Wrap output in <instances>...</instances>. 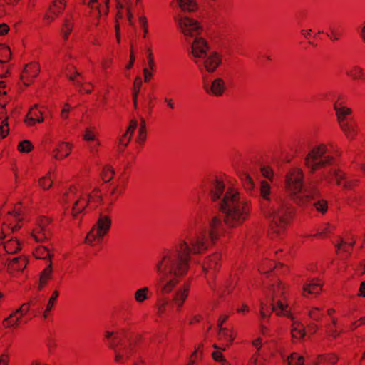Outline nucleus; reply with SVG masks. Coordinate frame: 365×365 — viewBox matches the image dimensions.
Instances as JSON below:
<instances>
[{"label":"nucleus","mask_w":365,"mask_h":365,"mask_svg":"<svg viewBox=\"0 0 365 365\" xmlns=\"http://www.w3.org/2000/svg\"><path fill=\"white\" fill-rule=\"evenodd\" d=\"M228 319V316L227 315H224V316H221L219 319H218V322H217V327L218 329H221V328H223L222 327V325L223 324L225 323V322Z\"/></svg>","instance_id":"nucleus-54"},{"label":"nucleus","mask_w":365,"mask_h":365,"mask_svg":"<svg viewBox=\"0 0 365 365\" xmlns=\"http://www.w3.org/2000/svg\"><path fill=\"white\" fill-rule=\"evenodd\" d=\"M4 248L8 253H15L21 249V247L19 242L11 240L4 244Z\"/></svg>","instance_id":"nucleus-25"},{"label":"nucleus","mask_w":365,"mask_h":365,"mask_svg":"<svg viewBox=\"0 0 365 365\" xmlns=\"http://www.w3.org/2000/svg\"><path fill=\"white\" fill-rule=\"evenodd\" d=\"M219 260L220 255L218 254H214L210 256L202 266L204 272L207 273L209 270L213 269L216 271L218 269Z\"/></svg>","instance_id":"nucleus-17"},{"label":"nucleus","mask_w":365,"mask_h":365,"mask_svg":"<svg viewBox=\"0 0 365 365\" xmlns=\"http://www.w3.org/2000/svg\"><path fill=\"white\" fill-rule=\"evenodd\" d=\"M207 191L215 207L222 213L221 218L214 217L207 225H198L197 221L190 223L185 229L180 242L173 248L166 250L156 262L154 269L158 274L157 293L159 312H163L167 305L176 308L182 307L188 296L189 286L178 287L171 298L167 297L189 269L190 255L205 250L218 236L242 225L249 214L248 205L242 199L234 187H225L224 182L212 177L201 185Z\"/></svg>","instance_id":"nucleus-1"},{"label":"nucleus","mask_w":365,"mask_h":365,"mask_svg":"<svg viewBox=\"0 0 365 365\" xmlns=\"http://www.w3.org/2000/svg\"><path fill=\"white\" fill-rule=\"evenodd\" d=\"M71 150V145L68 143H61L59 144L58 148L53 150V157L60 160L64 157H67L70 154Z\"/></svg>","instance_id":"nucleus-16"},{"label":"nucleus","mask_w":365,"mask_h":365,"mask_svg":"<svg viewBox=\"0 0 365 365\" xmlns=\"http://www.w3.org/2000/svg\"><path fill=\"white\" fill-rule=\"evenodd\" d=\"M334 108L340 128L348 139L353 140L357 134V125L349 118L352 113L351 109L338 103L334 104Z\"/></svg>","instance_id":"nucleus-8"},{"label":"nucleus","mask_w":365,"mask_h":365,"mask_svg":"<svg viewBox=\"0 0 365 365\" xmlns=\"http://www.w3.org/2000/svg\"><path fill=\"white\" fill-rule=\"evenodd\" d=\"M309 316L312 319L319 321L322 316V313L319 308L314 307L309 312Z\"/></svg>","instance_id":"nucleus-38"},{"label":"nucleus","mask_w":365,"mask_h":365,"mask_svg":"<svg viewBox=\"0 0 365 365\" xmlns=\"http://www.w3.org/2000/svg\"><path fill=\"white\" fill-rule=\"evenodd\" d=\"M218 338L220 340L227 341L229 344L227 345V346L231 344L234 340V338L232 337V334H230V331L227 328L219 329Z\"/></svg>","instance_id":"nucleus-27"},{"label":"nucleus","mask_w":365,"mask_h":365,"mask_svg":"<svg viewBox=\"0 0 365 365\" xmlns=\"http://www.w3.org/2000/svg\"><path fill=\"white\" fill-rule=\"evenodd\" d=\"M322 291V284L317 281L312 279L308 282L304 287V295L318 294Z\"/></svg>","instance_id":"nucleus-19"},{"label":"nucleus","mask_w":365,"mask_h":365,"mask_svg":"<svg viewBox=\"0 0 365 365\" xmlns=\"http://www.w3.org/2000/svg\"><path fill=\"white\" fill-rule=\"evenodd\" d=\"M182 11H192L196 9L197 5L195 0H177Z\"/></svg>","instance_id":"nucleus-24"},{"label":"nucleus","mask_w":365,"mask_h":365,"mask_svg":"<svg viewBox=\"0 0 365 365\" xmlns=\"http://www.w3.org/2000/svg\"><path fill=\"white\" fill-rule=\"evenodd\" d=\"M9 128L7 120L5 119L2 120L1 126H0V135L2 138H6L7 134L9 133Z\"/></svg>","instance_id":"nucleus-40"},{"label":"nucleus","mask_w":365,"mask_h":365,"mask_svg":"<svg viewBox=\"0 0 365 365\" xmlns=\"http://www.w3.org/2000/svg\"><path fill=\"white\" fill-rule=\"evenodd\" d=\"M231 291V288H230V285L229 284L228 282H226L221 288H220V292H222V294H224L226 292H227V293L230 292Z\"/></svg>","instance_id":"nucleus-58"},{"label":"nucleus","mask_w":365,"mask_h":365,"mask_svg":"<svg viewBox=\"0 0 365 365\" xmlns=\"http://www.w3.org/2000/svg\"><path fill=\"white\" fill-rule=\"evenodd\" d=\"M331 178H334L336 183L340 185L342 180L346 179L345 173L339 170L330 168L327 171H324L321 174L320 180H325L330 182Z\"/></svg>","instance_id":"nucleus-14"},{"label":"nucleus","mask_w":365,"mask_h":365,"mask_svg":"<svg viewBox=\"0 0 365 365\" xmlns=\"http://www.w3.org/2000/svg\"><path fill=\"white\" fill-rule=\"evenodd\" d=\"M331 34L327 33V36L330 38L332 41H337L339 39L340 34L336 31V30L334 28L330 29Z\"/></svg>","instance_id":"nucleus-42"},{"label":"nucleus","mask_w":365,"mask_h":365,"mask_svg":"<svg viewBox=\"0 0 365 365\" xmlns=\"http://www.w3.org/2000/svg\"><path fill=\"white\" fill-rule=\"evenodd\" d=\"M327 146L320 144L312 148L304 156V164L309 170L310 173H314L316 170L331 164L333 158L327 155Z\"/></svg>","instance_id":"nucleus-7"},{"label":"nucleus","mask_w":365,"mask_h":365,"mask_svg":"<svg viewBox=\"0 0 365 365\" xmlns=\"http://www.w3.org/2000/svg\"><path fill=\"white\" fill-rule=\"evenodd\" d=\"M39 71L40 68L38 63H34L26 65L21 76V80L24 82V84H25L26 86L29 85L30 81L29 80V78H36L38 76Z\"/></svg>","instance_id":"nucleus-13"},{"label":"nucleus","mask_w":365,"mask_h":365,"mask_svg":"<svg viewBox=\"0 0 365 365\" xmlns=\"http://www.w3.org/2000/svg\"><path fill=\"white\" fill-rule=\"evenodd\" d=\"M146 140L145 120L143 118H140V125L138 130V137L137 141L143 144Z\"/></svg>","instance_id":"nucleus-29"},{"label":"nucleus","mask_w":365,"mask_h":365,"mask_svg":"<svg viewBox=\"0 0 365 365\" xmlns=\"http://www.w3.org/2000/svg\"><path fill=\"white\" fill-rule=\"evenodd\" d=\"M8 357L5 355H2L0 357V365H7L8 364Z\"/></svg>","instance_id":"nucleus-63"},{"label":"nucleus","mask_w":365,"mask_h":365,"mask_svg":"<svg viewBox=\"0 0 365 365\" xmlns=\"http://www.w3.org/2000/svg\"><path fill=\"white\" fill-rule=\"evenodd\" d=\"M212 357L213 359L217 361H220L224 359V356L221 351H215L212 353Z\"/></svg>","instance_id":"nucleus-51"},{"label":"nucleus","mask_w":365,"mask_h":365,"mask_svg":"<svg viewBox=\"0 0 365 365\" xmlns=\"http://www.w3.org/2000/svg\"><path fill=\"white\" fill-rule=\"evenodd\" d=\"M292 335L294 339H302L305 335L303 325L298 322H294L292 328Z\"/></svg>","instance_id":"nucleus-23"},{"label":"nucleus","mask_w":365,"mask_h":365,"mask_svg":"<svg viewBox=\"0 0 365 365\" xmlns=\"http://www.w3.org/2000/svg\"><path fill=\"white\" fill-rule=\"evenodd\" d=\"M32 148L33 145L31 142L27 140L20 142L18 145V150L22 153H29L32 150Z\"/></svg>","instance_id":"nucleus-35"},{"label":"nucleus","mask_w":365,"mask_h":365,"mask_svg":"<svg viewBox=\"0 0 365 365\" xmlns=\"http://www.w3.org/2000/svg\"><path fill=\"white\" fill-rule=\"evenodd\" d=\"M110 226V217L101 214L96 224L87 235L86 242L92 245L96 240L100 241L108 233Z\"/></svg>","instance_id":"nucleus-9"},{"label":"nucleus","mask_w":365,"mask_h":365,"mask_svg":"<svg viewBox=\"0 0 365 365\" xmlns=\"http://www.w3.org/2000/svg\"><path fill=\"white\" fill-rule=\"evenodd\" d=\"M27 264V261L24 257H16L9 258L5 265L7 267V272L12 274L14 272H22Z\"/></svg>","instance_id":"nucleus-12"},{"label":"nucleus","mask_w":365,"mask_h":365,"mask_svg":"<svg viewBox=\"0 0 365 365\" xmlns=\"http://www.w3.org/2000/svg\"><path fill=\"white\" fill-rule=\"evenodd\" d=\"M73 27V24L69 23L68 21H66V22L63 24V29L61 30L63 33V38L65 39H67L68 37V35L71 32Z\"/></svg>","instance_id":"nucleus-39"},{"label":"nucleus","mask_w":365,"mask_h":365,"mask_svg":"<svg viewBox=\"0 0 365 365\" xmlns=\"http://www.w3.org/2000/svg\"><path fill=\"white\" fill-rule=\"evenodd\" d=\"M48 223V220L44 219L42 220L39 224V231L37 233L33 234L34 238L36 242H43L45 240L48 239V236L46 233V230L44 228L45 225Z\"/></svg>","instance_id":"nucleus-21"},{"label":"nucleus","mask_w":365,"mask_h":365,"mask_svg":"<svg viewBox=\"0 0 365 365\" xmlns=\"http://www.w3.org/2000/svg\"><path fill=\"white\" fill-rule=\"evenodd\" d=\"M334 229V227L332 225H330L329 224L325 225L324 227L321 229V231L318 233L319 235H322L326 233L331 232L332 230Z\"/></svg>","instance_id":"nucleus-48"},{"label":"nucleus","mask_w":365,"mask_h":365,"mask_svg":"<svg viewBox=\"0 0 365 365\" xmlns=\"http://www.w3.org/2000/svg\"><path fill=\"white\" fill-rule=\"evenodd\" d=\"M361 38L365 41V22L364 23V25L361 29Z\"/></svg>","instance_id":"nucleus-64"},{"label":"nucleus","mask_w":365,"mask_h":365,"mask_svg":"<svg viewBox=\"0 0 365 365\" xmlns=\"http://www.w3.org/2000/svg\"><path fill=\"white\" fill-rule=\"evenodd\" d=\"M18 313H16V312H14V313H12L11 314H10L7 318H6L4 320V324L6 327H13V326H15V325H17L21 316H19V317H16V315Z\"/></svg>","instance_id":"nucleus-28"},{"label":"nucleus","mask_w":365,"mask_h":365,"mask_svg":"<svg viewBox=\"0 0 365 365\" xmlns=\"http://www.w3.org/2000/svg\"><path fill=\"white\" fill-rule=\"evenodd\" d=\"M91 197V195H86L83 193L78 195L71 191L64 196L63 200L65 204L67 205H69L72 202L71 214L73 217H76L78 215L83 212L88 206Z\"/></svg>","instance_id":"nucleus-10"},{"label":"nucleus","mask_w":365,"mask_h":365,"mask_svg":"<svg viewBox=\"0 0 365 365\" xmlns=\"http://www.w3.org/2000/svg\"><path fill=\"white\" fill-rule=\"evenodd\" d=\"M130 59L129 60V63L125 66V68L127 69H130V68H132V66H133V63H134L135 56L133 55L132 50L130 51Z\"/></svg>","instance_id":"nucleus-60"},{"label":"nucleus","mask_w":365,"mask_h":365,"mask_svg":"<svg viewBox=\"0 0 365 365\" xmlns=\"http://www.w3.org/2000/svg\"><path fill=\"white\" fill-rule=\"evenodd\" d=\"M83 140L87 141H94L96 140L95 134L89 129H86L83 135Z\"/></svg>","instance_id":"nucleus-43"},{"label":"nucleus","mask_w":365,"mask_h":365,"mask_svg":"<svg viewBox=\"0 0 365 365\" xmlns=\"http://www.w3.org/2000/svg\"><path fill=\"white\" fill-rule=\"evenodd\" d=\"M68 111H69V106H68V104H66L65 108H63V110L61 111L62 117L64 118H67Z\"/></svg>","instance_id":"nucleus-61"},{"label":"nucleus","mask_w":365,"mask_h":365,"mask_svg":"<svg viewBox=\"0 0 365 365\" xmlns=\"http://www.w3.org/2000/svg\"><path fill=\"white\" fill-rule=\"evenodd\" d=\"M114 174V170L112 168L107 166L103 170L102 179L105 182H109L113 178Z\"/></svg>","instance_id":"nucleus-33"},{"label":"nucleus","mask_w":365,"mask_h":365,"mask_svg":"<svg viewBox=\"0 0 365 365\" xmlns=\"http://www.w3.org/2000/svg\"><path fill=\"white\" fill-rule=\"evenodd\" d=\"M164 102L166 103L167 106L170 109L175 108V103L171 98H165Z\"/></svg>","instance_id":"nucleus-57"},{"label":"nucleus","mask_w":365,"mask_h":365,"mask_svg":"<svg viewBox=\"0 0 365 365\" xmlns=\"http://www.w3.org/2000/svg\"><path fill=\"white\" fill-rule=\"evenodd\" d=\"M284 287L281 283L273 284L266 293L269 302H260V316L262 319H266L269 317L272 312H275L277 315H284L291 317L289 310L287 309V305L284 304L278 297L283 294Z\"/></svg>","instance_id":"nucleus-6"},{"label":"nucleus","mask_w":365,"mask_h":365,"mask_svg":"<svg viewBox=\"0 0 365 365\" xmlns=\"http://www.w3.org/2000/svg\"><path fill=\"white\" fill-rule=\"evenodd\" d=\"M261 173L262 174V175L272 180V178H273V171L271 168H269V167H265V166H263L261 168Z\"/></svg>","instance_id":"nucleus-41"},{"label":"nucleus","mask_w":365,"mask_h":365,"mask_svg":"<svg viewBox=\"0 0 365 365\" xmlns=\"http://www.w3.org/2000/svg\"><path fill=\"white\" fill-rule=\"evenodd\" d=\"M142 85L141 79L140 77H136L135 82H134V86L135 88V91L133 93V101L135 108H137V98L139 93V89Z\"/></svg>","instance_id":"nucleus-34"},{"label":"nucleus","mask_w":365,"mask_h":365,"mask_svg":"<svg viewBox=\"0 0 365 365\" xmlns=\"http://www.w3.org/2000/svg\"><path fill=\"white\" fill-rule=\"evenodd\" d=\"M327 331L330 336L334 338H336L339 335V332L337 331L336 327L331 326L330 324L327 325Z\"/></svg>","instance_id":"nucleus-44"},{"label":"nucleus","mask_w":365,"mask_h":365,"mask_svg":"<svg viewBox=\"0 0 365 365\" xmlns=\"http://www.w3.org/2000/svg\"><path fill=\"white\" fill-rule=\"evenodd\" d=\"M175 20L181 32L186 37L194 38L191 42L192 54L200 71L203 75L205 71L214 73L222 64V56L217 51L207 53L209 46L207 42L201 37H198L202 26L196 20L183 15L175 17Z\"/></svg>","instance_id":"nucleus-3"},{"label":"nucleus","mask_w":365,"mask_h":365,"mask_svg":"<svg viewBox=\"0 0 365 365\" xmlns=\"http://www.w3.org/2000/svg\"><path fill=\"white\" fill-rule=\"evenodd\" d=\"M9 29V28L7 24H0V36H3V35L6 34L8 32Z\"/></svg>","instance_id":"nucleus-55"},{"label":"nucleus","mask_w":365,"mask_h":365,"mask_svg":"<svg viewBox=\"0 0 365 365\" xmlns=\"http://www.w3.org/2000/svg\"><path fill=\"white\" fill-rule=\"evenodd\" d=\"M6 61L0 60V77L4 78L6 76V73H7V70L4 68V64Z\"/></svg>","instance_id":"nucleus-50"},{"label":"nucleus","mask_w":365,"mask_h":365,"mask_svg":"<svg viewBox=\"0 0 365 365\" xmlns=\"http://www.w3.org/2000/svg\"><path fill=\"white\" fill-rule=\"evenodd\" d=\"M52 274L53 268L51 263H50L40 273L39 289H42V287L47 284L48 280L51 279Z\"/></svg>","instance_id":"nucleus-20"},{"label":"nucleus","mask_w":365,"mask_h":365,"mask_svg":"<svg viewBox=\"0 0 365 365\" xmlns=\"http://www.w3.org/2000/svg\"><path fill=\"white\" fill-rule=\"evenodd\" d=\"M357 180H346L343 185L344 187L346 189H351L354 185L357 183Z\"/></svg>","instance_id":"nucleus-49"},{"label":"nucleus","mask_w":365,"mask_h":365,"mask_svg":"<svg viewBox=\"0 0 365 365\" xmlns=\"http://www.w3.org/2000/svg\"><path fill=\"white\" fill-rule=\"evenodd\" d=\"M337 359L334 354L320 355L318 356L317 364V365H333Z\"/></svg>","instance_id":"nucleus-22"},{"label":"nucleus","mask_w":365,"mask_h":365,"mask_svg":"<svg viewBox=\"0 0 365 365\" xmlns=\"http://www.w3.org/2000/svg\"><path fill=\"white\" fill-rule=\"evenodd\" d=\"M202 78L203 87L207 93L212 94L215 96H221L223 95L226 89V85L225 81L222 78L217 77L212 81H209L207 75H203Z\"/></svg>","instance_id":"nucleus-11"},{"label":"nucleus","mask_w":365,"mask_h":365,"mask_svg":"<svg viewBox=\"0 0 365 365\" xmlns=\"http://www.w3.org/2000/svg\"><path fill=\"white\" fill-rule=\"evenodd\" d=\"M354 74L353 75V77L354 78H362L363 76V73H364V71L362 68H359V67H356L354 68Z\"/></svg>","instance_id":"nucleus-52"},{"label":"nucleus","mask_w":365,"mask_h":365,"mask_svg":"<svg viewBox=\"0 0 365 365\" xmlns=\"http://www.w3.org/2000/svg\"><path fill=\"white\" fill-rule=\"evenodd\" d=\"M59 296V292L57 291V290H55L53 292L51 297L49 298V300L47 303V305H46V312H48L51 310V309L53 308V305H54V303L56 301L57 298Z\"/></svg>","instance_id":"nucleus-36"},{"label":"nucleus","mask_w":365,"mask_h":365,"mask_svg":"<svg viewBox=\"0 0 365 365\" xmlns=\"http://www.w3.org/2000/svg\"><path fill=\"white\" fill-rule=\"evenodd\" d=\"M148 290L146 287L138 289L135 293V299L139 303L144 302L148 298Z\"/></svg>","instance_id":"nucleus-32"},{"label":"nucleus","mask_w":365,"mask_h":365,"mask_svg":"<svg viewBox=\"0 0 365 365\" xmlns=\"http://www.w3.org/2000/svg\"><path fill=\"white\" fill-rule=\"evenodd\" d=\"M139 21L141 24V26L144 31V35L143 37H145L146 34L148 33V24H147V19L145 16H140L139 18Z\"/></svg>","instance_id":"nucleus-46"},{"label":"nucleus","mask_w":365,"mask_h":365,"mask_svg":"<svg viewBox=\"0 0 365 365\" xmlns=\"http://www.w3.org/2000/svg\"><path fill=\"white\" fill-rule=\"evenodd\" d=\"M81 76V73L79 72L75 71H74V76L71 75V76H68V78L71 81H72L76 86H80V87H83L82 83L80 81L76 80L75 78V76Z\"/></svg>","instance_id":"nucleus-45"},{"label":"nucleus","mask_w":365,"mask_h":365,"mask_svg":"<svg viewBox=\"0 0 365 365\" xmlns=\"http://www.w3.org/2000/svg\"><path fill=\"white\" fill-rule=\"evenodd\" d=\"M359 294L360 296L365 297V282H361Z\"/></svg>","instance_id":"nucleus-62"},{"label":"nucleus","mask_w":365,"mask_h":365,"mask_svg":"<svg viewBox=\"0 0 365 365\" xmlns=\"http://www.w3.org/2000/svg\"><path fill=\"white\" fill-rule=\"evenodd\" d=\"M29 311V305L27 304H24L21 307L17 309L15 312L16 313L20 314L21 316L24 315Z\"/></svg>","instance_id":"nucleus-47"},{"label":"nucleus","mask_w":365,"mask_h":365,"mask_svg":"<svg viewBox=\"0 0 365 365\" xmlns=\"http://www.w3.org/2000/svg\"><path fill=\"white\" fill-rule=\"evenodd\" d=\"M288 365H304V358L297 353L292 354L287 359Z\"/></svg>","instance_id":"nucleus-30"},{"label":"nucleus","mask_w":365,"mask_h":365,"mask_svg":"<svg viewBox=\"0 0 365 365\" xmlns=\"http://www.w3.org/2000/svg\"><path fill=\"white\" fill-rule=\"evenodd\" d=\"M138 125V122L136 120H130V125L126 130L125 133L120 138V143L123 145L124 146H127L131 139V136L136 129Z\"/></svg>","instance_id":"nucleus-18"},{"label":"nucleus","mask_w":365,"mask_h":365,"mask_svg":"<svg viewBox=\"0 0 365 365\" xmlns=\"http://www.w3.org/2000/svg\"><path fill=\"white\" fill-rule=\"evenodd\" d=\"M105 337L108 340V347L114 352L116 362L124 363L130 359L137 344L135 337L124 329L117 331L115 335L114 332L106 331Z\"/></svg>","instance_id":"nucleus-5"},{"label":"nucleus","mask_w":365,"mask_h":365,"mask_svg":"<svg viewBox=\"0 0 365 365\" xmlns=\"http://www.w3.org/2000/svg\"><path fill=\"white\" fill-rule=\"evenodd\" d=\"M58 1H59V4H60L61 6L58 5L57 1H53V7H55L56 9V10H52L51 7H50V9H50V11H51L53 14H56V15H58V14H60L63 11V9H64V8H65V6H66V4H65L64 0H58Z\"/></svg>","instance_id":"nucleus-37"},{"label":"nucleus","mask_w":365,"mask_h":365,"mask_svg":"<svg viewBox=\"0 0 365 365\" xmlns=\"http://www.w3.org/2000/svg\"><path fill=\"white\" fill-rule=\"evenodd\" d=\"M118 184H115V185H113L112 187V188L110 190V195H114L115 193H118L120 195H121L123 193V190H118Z\"/></svg>","instance_id":"nucleus-59"},{"label":"nucleus","mask_w":365,"mask_h":365,"mask_svg":"<svg viewBox=\"0 0 365 365\" xmlns=\"http://www.w3.org/2000/svg\"><path fill=\"white\" fill-rule=\"evenodd\" d=\"M143 74H144V79H145V81L148 82L150 78L152 77V73L147 68H145L143 69Z\"/></svg>","instance_id":"nucleus-56"},{"label":"nucleus","mask_w":365,"mask_h":365,"mask_svg":"<svg viewBox=\"0 0 365 365\" xmlns=\"http://www.w3.org/2000/svg\"><path fill=\"white\" fill-rule=\"evenodd\" d=\"M148 63H149L150 68L151 69H153V66H154V59H153V54H152L150 49L148 50Z\"/></svg>","instance_id":"nucleus-53"},{"label":"nucleus","mask_w":365,"mask_h":365,"mask_svg":"<svg viewBox=\"0 0 365 365\" xmlns=\"http://www.w3.org/2000/svg\"><path fill=\"white\" fill-rule=\"evenodd\" d=\"M240 178L248 194L252 196L259 194L264 199V213L269 223L270 230L272 233L280 235L291 221L293 210L290 205L279 197L270 196V185L267 182L262 180L258 190L248 173H241Z\"/></svg>","instance_id":"nucleus-2"},{"label":"nucleus","mask_w":365,"mask_h":365,"mask_svg":"<svg viewBox=\"0 0 365 365\" xmlns=\"http://www.w3.org/2000/svg\"><path fill=\"white\" fill-rule=\"evenodd\" d=\"M35 255L37 258L44 259L46 258L51 259L52 257V255L50 254L48 248L44 246L38 247L35 252Z\"/></svg>","instance_id":"nucleus-31"},{"label":"nucleus","mask_w":365,"mask_h":365,"mask_svg":"<svg viewBox=\"0 0 365 365\" xmlns=\"http://www.w3.org/2000/svg\"><path fill=\"white\" fill-rule=\"evenodd\" d=\"M41 112L37 109L36 107L32 108L28 113L26 123L29 125H33L36 122L41 123L43 121V118L41 117Z\"/></svg>","instance_id":"nucleus-15"},{"label":"nucleus","mask_w":365,"mask_h":365,"mask_svg":"<svg viewBox=\"0 0 365 365\" xmlns=\"http://www.w3.org/2000/svg\"><path fill=\"white\" fill-rule=\"evenodd\" d=\"M304 173L299 168H293L286 175V187L293 199L299 204L309 202L316 210L324 213L327 202L317 198V190L313 182L304 185Z\"/></svg>","instance_id":"nucleus-4"},{"label":"nucleus","mask_w":365,"mask_h":365,"mask_svg":"<svg viewBox=\"0 0 365 365\" xmlns=\"http://www.w3.org/2000/svg\"><path fill=\"white\" fill-rule=\"evenodd\" d=\"M51 173H52V172L50 171L47 174L46 176L42 177L41 178L39 179V181H38L39 185L43 190H47L52 186L53 180L51 179ZM53 174H54V173H53Z\"/></svg>","instance_id":"nucleus-26"}]
</instances>
